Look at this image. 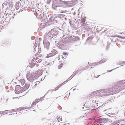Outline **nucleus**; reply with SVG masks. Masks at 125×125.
I'll return each instance as SVG.
<instances>
[{"mask_svg":"<svg viewBox=\"0 0 125 125\" xmlns=\"http://www.w3.org/2000/svg\"><path fill=\"white\" fill-rule=\"evenodd\" d=\"M61 12V13H63L64 12H63V11H62V12Z\"/></svg>","mask_w":125,"mask_h":125,"instance_id":"nucleus-28","label":"nucleus"},{"mask_svg":"<svg viewBox=\"0 0 125 125\" xmlns=\"http://www.w3.org/2000/svg\"><path fill=\"white\" fill-rule=\"evenodd\" d=\"M35 74L34 73H28L26 76V77L29 81H31L35 78Z\"/></svg>","mask_w":125,"mask_h":125,"instance_id":"nucleus-2","label":"nucleus"},{"mask_svg":"<svg viewBox=\"0 0 125 125\" xmlns=\"http://www.w3.org/2000/svg\"><path fill=\"white\" fill-rule=\"evenodd\" d=\"M90 105L88 103H86L84 105V107H83V108L84 109V108H85V110H88V109H87L89 108L90 107Z\"/></svg>","mask_w":125,"mask_h":125,"instance_id":"nucleus-4","label":"nucleus"},{"mask_svg":"<svg viewBox=\"0 0 125 125\" xmlns=\"http://www.w3.org/2000/svg\"><path fill=\"white\" fill-rule=\"evenodd\" d=\"M85 20L84 18H82L81 20V22L83 23V22H85Z\"/></svg>","mask_w":125,"mask_h":125,"instance_id":"nucleus-21","label":"nucleus"},{"mask_svg":"<svg viewBox=\"0 0 125 125\" xmlns=\"http://www.w3.org/2000/svg\"><path fill=\"white\" fill-rule=\"evenodd\" d=\"M37 103V102L36 101H34L32 104H31V106L30 107V108H32L33 106H35L36 105V104Z\"/></svg>","mask_w":125,"mask_h":125,"instance_id":"nucleus-11","label":"nucleus"},{"mask_svg":"<svg viewBox=\"0 0 125 125\" xmlns=\"http://www.w3.org/2000/svg\"><path fill=\"white\" fill-rule=\"evenodd\" d=\"M107 60L106 59H102L99 62L100 63H104Z\"/></svg>","mask_w":125,"mask_h":125,"instance_id":"nucleus-15","label":"nucleus"},{"mask_svg":"<svg viewBox=\"0 0 125 125\" xmlns=\"http://www.w3.org/2000/svg\"><path fill=\"white\" fill-rule=\"evenodd\" d=\"M105 95L104 94H103V95Z\"/></svg>","mask_w":125,"mask_h":125,"instance_id":"nucleus-32","label":"nucleus"},{"mask_svg":"<svg viewBox=\"0 0 125 125\" xmlns=\"http://www.w3.org/2000/svg\"><path fill=\"white\" fill-rule=\"evenodd\" d=\"M13 14V13L12 12L10 14H9L8 16L10 17V19H11L12 18H13V17L12 16Z\"/></svg>","mask_w":125,"mask_h":125,"instance_id":"nucleus-14","label":"nucleus"},{"mask_svg":"<svg viewBox=\"0 0 125 125\" xmlns=\"http://www.w3.org/2000/svg\"><path fill=\"white\" fill-rule=\"evenodd\" d=\"M124 62V63H125V62Z\"/></svg>","mask_w":125,"mask_h":125,"instance_id":"nucleus-34","label":"nucleus"},{"mask_svg":"<svg viewBox=\"0 0 125 125\" xmlns=\"http://www.w3.org/2000/svg\"><path fill=\"white\" fill-rule=\"evenodd\" d=\"M65 19H66V18H65Z\"/></svg>","mask_w":125,"mask_h":125,"instance_id":"nucleus-33","label":"nucleus"},{"mask_svg":"<svg viewBox=\"0 0 125 125\" xmlns=\"http://www.w3.org/2000/svg\"><path fill=\"white\" fill-rule=\"evenodd\" d=\"M42 60L41 59H40L37 61H36V63H39L41 62Z\"/></svg>","mask_w":125,"mask_h":125,"instance_id":"nucleus-23","label":"nucleus"},{"mask_svg":"<svg viewBox=\"0 0 125 125\" xmlns=\"http://www.w3.org/2000/svg\"><path fill=\"white\" fill-rule=\"evenodd\" d=\"M103 122H100V123H103Z\"/></svg>","mask_w":125,"mask_h":125,"instance_id":"nucleus-30","label":"nucleus"},{"mask_svg":"<svg viewBox=\"0 0 125 125\" xmlns=\"http://www.w3.org/2000/svg\"><path fill=\"white\" fill-rule=\"evenodd\" d=\"M36 59H35L34 58H33V59H32L31 62V64L33 65V66H34V65H35V64L36 63Z\"/></svg>","mask_w":125,"mask_h":125,"instance_id":"nucleus-6","label":"nucleus"},{"mask_svg":"<svg viewBox=\"0 0 125 125\" xmlns=\"http://www.w3.org/2000/svg\"><path fill=\"white\" fill-rule=\"evenodd\" d=\"M29 85L28 84H25L24 85L22 88L23 89H24L25 91L28 89L29 87Z\"/></svg>","mask_w":125,"mask_h":125,"instance_id":"nucleus-7","label":"nucleus"},{"mask_svg":"<svg viewBox=\"0 0 125 125\" xmlns=\"http://www.w3.org/2000/svg\"><path fill=\"white\" fill-rule=\"evenodd\" d=\"M37 84V83H36L35 85V86H36Z\"/></svg>","mask_w":125,"mask_h":125,"instance_id":"nucleus-27","label":"nucleus"},{"mask_svg":"<svg viewBox=\"0 0 125 125\" xmlns=\"http://www.w3.org/2000/svg\"><path fill=\"white\" fill-rule=\"evenodd\" d=\"M107 89H105L104 92V93H109L110 92Z\"/></svg>","mask_w":125,"mask_h":125,"instance_id":"nucleus-20","label":"nucleus"},{"mask_svg":"<svg viewBox=\"0 0 125 125\" xmlns=\"http://www.w3.org/2000/svg\"><path fill=\"white\" fill-rule=\"evenodd\" d=\"M56 51L55 50H53L51 52V53H52L53 56L55 55L56 54Z\"/></svg>","mask_w":125,"mask_h":125,"instance_id":"nucleus-12","label":"nucleus"},{"mask_svg":"<svg viewBox=\"0 0 125 125\" xmlns=\"http://www.w3.org/2000/svg\"><path fill=\"white\" fill-rule=\"evenodd\" d=\"M63 65V64L62 63L60 64L58 66V69H60L62 68V67Z\"/></svg>","mask_w":125,"mask_h":125,"instance_id":"nucleus-17","label":"nucleus"},{"mask_svg":"<svg viewBox=\"0 0 125 125\" xmlns=\"http://www.w3.org/2000/svg\"><path fill=\"white\" fill-rule=\"evenodd\" d=\"M57 119L58 122H60L62 120V118L59 116H57Z\"/></svg>","mask_w":125,"mask_h":125,"instance_id":"nucleus-18","label":"nucleus"},{"mask_svg":"<svg viewBox=\"0 0 125 125\" xmlns=\"http://www.w3.org/2000/svg\"><path fill=\"white\" fill-rule=\"evenodd\" d=\"M60 87V86L59 85V86H57V87H56L55 88V89L54 90L56 91V90H58V89Z\"/></svg>","mask_w":125,"mask_h":125,"instance_id":"nucleus-22","label":"nucleus"},{"mask_svg":"<svg viewBox=\"0 0 125 125\" xmlns=\"http://www.w3.org/2000/svg\"><path fill=\"white\" fill-rule=\"evenodd\" d=\"M15 7L16 8L18 9L19 8V6L18 5L16 4V5L15 6Z\"/></svg>","mask_w":125,"mask_h":125,"instance_id":"nucleus-24","label":"nucleus"},{"mask_svg":"<svg viewBox=\"0 0 125 125\" xmlns=\"http://www.w3.org/2000/svg\"><path fill=\"white\" fill-rule=\"evenodd\" d=\"M62 15L64 16H65V15Z\"/></svg>","mask_w":125,"mask_h":125,"instance_id":"nucleus-29","label":"nucleus"},{"mask_svg":"<svg viewBox=\"0 0 125 125\" xmlns=\"http://www.w3.org/2000/svg\"><path fill=\"white\" fill-rule=\"evenodd\" d=\"M24 107H21L18 108L17 109V111H20L24 110Z\"/></svg>","mask_w":125,"mask_h":125,"instance_id":"nucleus-13","label":"nucleus"},{"mask_svg":"<svg viewBox=\"0 0 125 125\" xmlns=\"http://www.w3.org/2000/svg\"><path fill=\"white\" fill-rule=\"evenodd\" d=\"M53 56V55L52 54V53H51L47 55L46 57L47 58H48Z\"/></svg>","mask_w":125,"mask_h":125,"instance_id":"nucleus-16","label":"nucleus"},{"mask_svg":"<svg viewBox=\"0 0 125 125\" xmlns=\"http://www.w3.org/2000/svg\"><path fill=\"white\" fill-rule=\"evenodd\" d=\"M37 73V75L38 76H41L42 74V71L40 70L38 71L37 72H36V74Z\"/></svg>","mask_w":125,"mask_h":125,"instance_id":"nucleus-10","label":"nucleus"},{"mask_svg":"<svg viewBox=\"0 0 125 125\" xmlns=\"http://www.w3.org/2000/svg\"><path fill=\"white\" fill-rule=\"evenodd\" d=\"M44 46H46V47L48 48L50 45V43L49 42L47 41V42H44Z\"/></svg>","mask_w":125,"mask_h":125,"instance_id":"nucleus-8","label":"nucleus"},{"mask_svg":"<svg viewBox=\"0 0 125 125\" xmlns=\"http://www.w3.org/2000/svg\"><path fill=\"white\" fill-rule=\"evenodd\" d=\"M24 91V89H23L22 87H21L20 85H17L16 86L15 91L16 94L21 93Z\"/></svg>","mask_w":125,"mask_h":125,"instance_id":"nucleus-1","label":"nucleus"},{"mask_svg":"<svg viewBox=\"0 0 125 125\" xmlns=\"http://www.w3.org/2000/svg\"><path fill=\"white\" fill-rule=\"evenodd\" d=\"M96 124H97V125H101V124H100L99 125V124H98V123H97Z\"/></svg>","mask_w":125,"mask_h":125,"instance_id":"nucleus-26","label":"nucleus"},{"mask_svg":"<svg viewBox=\"0 0 125 125\" xmlns=\"http://www.w3.org/2000/svg\"><path fill=\"white\" fill-rule=\"evenodd\" d=\"M55 33H56V32L55 31H53V30H51L50 34H51V35H52V36H56L57 34H55Z\"/></svg>","mask_w":125,"mask_h":125,"instance_id":"nucleus-9","label":"nucleus"},{"mask_svg":"<svg viewBox=\"0 0 125 125\" xmlns=\"http://www.w3.org/2000/svg\"><path fill=\"white\" fill-rule=\"evenodd\" d=\"M25 83V80L24 79H21L20 81L19 85H20L23 86L24 85Z\"/></svg>","mask_w":125,"mask_h":125,"instance_id":"nucleus-5","label":"nucleus"},{"mask_svg":"<svg viewBox=\"0 0 125 125\" xmlns=\"http://www.w3.org/2000/svg\"><path fill=\"white\" fill-rule=\"evenodd\" d=\"M99 121H100V119Z\"/></svg>","mask_w":125,"mask_h":125,"instance_id":"nucleus-35","label":"nucleus"},{"mask_svg":"<svg viewBox=\"0 0 125 125\" xmlns=\"http://www.w3.org/2000/svg\"><path fill=\"white\" fill-rule=\"evenodd\" d=\"M116 32L117 33H119L120 34H122V36H115V37H119L120 38H123V39H125V32L123 33L122 32H120L119 31V30L118 29H117L116 30Z\"/></svg>","mask_w":125,"mask_h":125,"instance_id":"nucleus-3","label":"nucleus"},{"mask_svg":"<svg viewBox=\"0 0 125 125\" xmlns=\"http://www.w3.org/2000/svg\"><path fill=\"white\" fill-rule=\"evenodd\" d=\"M86 25L85 23H83L82 24V26H85Z\"/></svg>","mask_w":125,"mask_h":125,"instance_id":"nucleus-25","label":"nucleus"},{"mask_svg":"<svg viewBox=\"0 0 125 125\" xmlns=\"http://www.w3.org/2000/svg\"><path fill=\"white\" fill-rule=\"evenodd\" d=\"M40 83V82L38 83V84H39Z\"/></svg>","mask_w":125,"mask_h":125,"instance_id":"nucleus-31","label":"nucleus"},{"mask_svg":"<svg viewBox=\"0 0 125 125\" xmlns=\"http://www.w3.org/2000/svg\"><path fill=\"white\" fill-rule=\"evenodd\" d=\"M44 65H45V66L47 65H48L49 64V63L48 61H46L44 63Z\"/></svg>","mask_w":125,"mask_h":125,"instance_id":"nucleus-19","label":"nucleus"}]
</instances>
